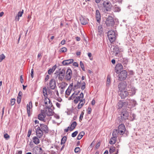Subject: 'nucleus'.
I'll use <instances>...</instances> for the list:
<instances>
[{
  "label": "nucleus",
  "mask_w": 154,
  "mask_h": 154,
  "mask_svg": "<svg viewBox=\"0 0 154 154\" xmlns=\"http://www.w3.org/2000/svg\"><path fill=\"white\" fill-rule=\"evenodd\" d=\"M129 113L127 110L123 109L122 110L119 116L118 117L116 121L119 124L120 123H125L126 120L128 119Z\"/></svg>",
  "instance_id": "nucleus-1"
},
{
  "label": "nucleus",
  "mask_w": 154,
  "mask_h": 154,
  "mask_svg": "<svg viewBox=\"0 0 154 154\" xmlns=\"http://www.w3.org/2000/svg\"><path fill=\"white\" fill-rule=\"evenodd\" d=\"M102 5L103 6L102 8V10L104 12L107 13L108 12L111 11L112 6L110 1L106 2L103 1Z\"/></svg>",
  "instance_id": "nucleus-2"
},
{
  "label": "nucleus",
  "mask_w": 154,
  "mask_h": 154,
  "mask_svg": "<svg viewBox=\"0 0 154 154\" xmlns=\"http://www.w3.org/2000/svg\"><path fill=\"white\" fill-rule=\"evenodd\" d=\"M128 76V72L125 70H123L120 72L118 78L119 80L122 81L125 80Z\"/></svg>",
  "instance_id": "nucleus-3"
},
{
  "label": "nucleus",
  "mask_w": 154,
  "mask_h": 154,
  "mask_svg": "<svg viewBox=\"0 0 154 154\" xmlns=\"http://www.w3.org/2000/svg\"><path fill=\"white\" fill-rule=\"evenodd\" d=\"M107 35L111 43L115 41L116 39V36L115 32L113 31H110L108 32Z\"/></svg>",
  "instance_id": "nucleus-4"
},
{
  "label": "nucleus",
  "mask_w": 154,
  "mask_h": 154,
  "mask_svg": "<svg viewBox=\"0 0 154 154\" xmlns=\"http://www.w3.org/2000/svg\"><path fill=\"white\" fill-rule=\"evenodd\" d=\"M115 23L114 19L111 16H108L106 18L105 23L107 26H113Z\"/></svg>",
  "instance_id": "nucleus-5"
},
{
  "label": "nucleus",
  "mask_w": 154,
  "mask_h": 154,
  "mask_svg": "<svg viewBox=\"0 0 154 154\" xmlns=\"http://www.w3.org/2000/svg\"><path fill=\"white\" fill-rule=\"evenodd\" d=\"M118 126L117 130L120 135H123L126 131V128L124 123H121Z\"/></svg>",
  "instance_id": "nucleus-6"
},
{
  "label": "nucleus",
  "mask_w": 154,
  "mask_h": 154,
  "mask_svg": "<svg viewBox=\"0 0 154 154\" xmlns=\"http://www.w3.org/2000/svg\"><path fill=\"white\" fill-rule=\"evenodd\" d=\"M127 84L125 81H123L119 83L118 85V87L120 91H122L125 89L127 87Z\"/></svg>",
  "instance_id": "nucleus-7"
},
{
  "label": "nucleus",
  "mask_w": 154,
  "mask_h": 154,
  "mask_svg": "<svg viewBox=\"0 0 154 154\" xmlns=\"http://www.w3.org/2000/svg\"><path fill=\"white\" fill-rule=\"evenodd\" d=\"M65 70L63 69L61 71H60L59 73L57 75V76H58V79L59 80L62 81L65 77Z\"/></svg>",
  "instance_id": "nucleus-8"
},
{
  "label": "nucleus",
  "mask_w": 154,
  "mask_h": 154,
  "mask_svg": "<svg viewBox=\"0 0 154 154\" xmlns=\"http://www.w3.org/2000/svg\"><path fill=\"white\" fill-rule=\"evenodd\" d=\"M65 73L66 74L65 79L67 81H70L72 76V70L68 68Z\"/></svg>",
  "instance_id": "nucleus-9"
},
{
  "label": "nucleus",
  "mask_w": 154,
  "mask_h": 154,
  "mask_svg": "<svg viewBox=\"0 0 154 154\" xmlns=\"http://www.w3.org/2000/svg\"><path fill=\"white\" fill-rule=\"evenodd\" d=\"M49 88L52 90L55 89L56 86L55 80L54 79H51L49 83Z\"/></svg>",
  "instance_id": "nucleus-10"
},
{
  "label": "nucleus",
  "mask_w": 154,
  "mask_h": 154,
  "mask_svg": "<svg viewBox=\"0 0 154 154\" xmlns=\"http://www.w3.org/2000/svg\"><path fill=\"white\" fill-rule=\"evenodd\" d=\"M128 104L127 101L123 102L122 101H119L116 107L117 109H120L123 106H126Z\"/></svg>",
  "instance_id": "nucleus-11"
},
{
  "label": "nucleus",
  "mask_w": 154,
  "mask_h": 154,
  "mask_svg": "<svg viewBox=\"0 0 154 154\" xmlns=\"http://www.w3.org/2000/svg\"><path fill=\"white\" fill-rule=\"evenodd\" d=\"M123 69L122 65L120 63L116 64L115 68V72L117 73H119Z\"/></svg>",
  "instance_id": "nucleus-12"
},
{
  "label": "nucleus",
  "mask_w": 154,
  "mask_h": 154,
  "mask_svg": "<svg viewBox=\"0 0 154 154\" xmlns=\"http://www.w3.org/2000/svg\"><path fill=\"white\" fill-rule=\"evenodd\" d=\"M95 18L97 22L100 24L101 20V16L99 11L98 10L96 11Z\"/></svg>",
  "instance_id": "nucleus-13"
},
{
  "label": "nucleus",
  "mask_w": 154,
  "mask_h": 154,
  "mask_svg": "<svg viewBox=\"0 0 154 154\" xmlns=\"http://www.w3.org/2000/svg\"><path fill=\"white\" fill-rule=\"evenodd\" d=\"M120 49L118 45L113 46V50L112 51L114 53H115V55L116 56H119L118 55L120 52Z\"/></svg>",
  "instance_id": "nucleus-14"
},
{
  "label": "nucleus",
  "mask_w": 154,
  "mask_h": 154,
  "mask_svg": "<svg viewBox=\"0 0 154 154\" xmlns=\"http://www.w3.org/2000/svg\"><path fill=\"white\" fill-rule=\"evenodd\" d=\"M40 128L42 130L45 134L49 131V129L47 126L44 124H40Z\"/></svg>",
  "instance_id": "nucleus-15"
},
{
  "label": "nucleus",
  "mask_w": 154,
  "mask_h": 154,
  "mask_svg": "<svg viewBox=\"0 0 154 154\" xmlns=\"http://www.w3.org/2000/svg\"><path fill=\"white\" fill-rule=\"evenodd\" d=\"M36 133L37 136L39 138L42 137L43 134V132L41 129L40 128L38 127L36 130Z\"/></svg>",
  "instance_id": "nucleus-16"
},
{
  "label": "nucleus",
  "mask_w": 154,
  "mask_h": 154,
  "mask_svg": "<svg viewBox=\"0 0 154 154\" xmlns=\"http://www.w3.org/2000/svg\"><path fill=\"white\" fill-rule=\"evenodd\" d=\"M41 111V113L38 114V118L40 120L45 122V119L46 117V115L45 114H44V110H42Z\"/></svg>",
  "instance_id": "nucleus-17"
},
{
  "label": "nucleus",
  "mask_w": 154,
  "mask_h": 154,
  "mask_svg": "<svg viewBox=\"0 0 154 154\" xmlns=\"http://www.w3.org/2000/svg\"><path fill=\"white\" fill-rule=\"evenodd\" d=\"M120 91L119 96H120L122 99H124L126 97L129 96L128 93H129L127 91Z\"/></svg>",
  "instance_id": "nucleus-18"
},
{
  "label": "nucleus",
  "mask_w": 154,
  "mask_h": 154,
  "mask_svg": "<svg viewBox=\"0 0 154 154\" xmlns=\"http://www.w3.org/2000/svg\"><path fill=\"white\" fill-rule=\"evenodd\" d=\"M32 104L31 101H30L29 104L27 105V111L28 117L30 116V110L32 109Z\"/></svg>",
  "instance_id": "nucleus-19"
},
{
  "label": "nucleus",
  "mask_w": 154,
  "mask_h": 154,
  "mask_svg": "<svg viewBox=\"0 0 154 154\" xmlns=\"http://www.w3.org/2000/svg\"><path fill=\"white\" fill-rule=\"evenodd\" d=\"M73 61L74 60L73 59L66 60L63 61L62 63L63 66H66L72 63Z\"/></svg>",
  "instance_id": "nucleus-20"
},
{
  "label": "nucleus",
  "mask_w": 154,
  "mask_h": 154,
  "mask_svg": "<svg viewBox=\"0 0 154 154\" xmlns=\"http://www.w3.org/2000/svg\"><path fill=\"white\" fill-rule=\"evenodd\" d=\"M75 94H73L69 98V100H73L74 99L73 102L75 103H77L79 101L76 96H74Z\"/></svg>",
  "instance_id": "nucleus-21"
},
{
  "label": "nucleus",
  "mask_w": 154,
  "mask_h": 154,
  "mask_svg": "<svg viewBox=\"0 0 154 154\" xmlns=\"http://www.w3.org/2000/svg\"><path fill=\"white\" fill-rule=\"evenodd\" d=\"M46 113L47 116H51L53 115L54 112L51 108H48V110H46Z\"/></svg>",
  "instance_id": "nucleus-22"
},
{
  "label": "nucleus",
  "mask_w": 154,
  "mask_h": 154,
  "mask_svg": "<svg viewBox=\"0 0 154 154\" xmlns=\"http://www.w3.org/2000/svg\"><path fill=\"white\" fill-rule=\"evenodd\" d=\"M80 21L81 24L83 25H85L88 23L87 20L83 17L80 18Z\"/></svg>",
  "instance_id": "nucleus-23"
},
{
  "label": "nucleus",
  "mask_w": 154,
  "mask_h": 154,
  "mask_svg": "<svg viewBox=\"0 0 154 154\" xmlns=\"http://www.w3.org/2000/svg\"><path fill=\"white\" fill-rule=\"evenodd\" d=\"M80 102V103L78 105L77 107L78 109H80L82 107L85 103V100H81Z\"/></svg>",
  "instance_id": "nucleus-24"
},
{
  "label": "nucleus",
  "mask_w": 154,
  "mask_h": 154,
  "mask_svg": "<svg viewBox=\"0 0 154 154\" xmlns=\"http://www.w3.org/2000/svg\"><path fill=\"white\" fill-rule=\"evenodd\" d=\"M77 125V123L76 122H73L71 125V127H70L69 130L70 131H72L76 127Z\"/></svg>",
  "instance_id": "nucleus-25"
},
{
  "label": "nucleus",
  "mask_w": 154,
  "mask_h": 154,
  "mask_svg": "<svg viewBox=\"0 0 154 154\" xmlns=\"http://www.w3.org/2000/svg\"><path fill=\"white\" fill-rule=\"evenodd\" d=\"M33 142L35 144H38L40 143L39 139L36 136L34 137L33 138Z\"/></svg>",
  "instance_id": "nucleus-26"
},
{
  "label": "nucleus",
  "mask_w": 154,
  "mask_h": 154,
  "mask_svg": "<svg viewBox=\"0 0 154 154\" xmlns=\"http://www.w3.org/2000/svg\"><path fill=\"white\" fill-rule=\"evenodd\" d=\"M117 138V137H111L109 142L110 144H114L116 143Z\"/></svg>",
  "instance_id": "nucleus-27"
},
{
  "label": "nucleus",
  "mask_w": 154,
  "mask_h": 154,
  "mask_svg": "<svg viewBox=\"0 0 154 154\" xmlns=\"http://www.w3.org/2000/svg\"><path fill=\"white\" fill-rule=\"evenodd\" d=\"M117 129H114L112 133V137H115L117 138L118 135H119Z\"/></svg>",
  "instance_id": "nucleus-28"
},
{
  "label": "nucleus",
  "mask_w": 154,
  "mask_h": 154,
  "mask_svg": "<svg viewBox=\"0 0 154 154\" xmlns=\"http://www.w3.org/2000/svg\"><path fill=\"white\" fill-rule=\"evenodd\" d=\"M98 34L100 35L103 32V28L102 25H100L98 27Z\"/></svg>",
  "instance_id": "nucleus-29"
},
{
  "label": "nucleus",
  "mask_w": 154,
  "mask_h": 154,
  "mask_svg": "<svg viewBox=\"0 0 154 154\" xmlns=\"http://www.w3.org/2000/svg\"><path fill=\"white\" fill-rule=\"evenodd\" d=\"M129 93H128L129 96H131L134 95L136 93L135 90L132 88L131 90H128L127 91Z\"/></svg>",
  "instance_id": "nucleus-30"
},
{
  "label": "nucleus",
  "mask_w": 154,
  "mask_h": 154,
  "mask_svg": "<svg viewBox=\"0 0 154 154\" xmlns=\"http://www.w3.org/2000/svg\"><path fill=\"white\" fill-rule=\"evenodd\" d=\"M77 97L78 99H79V101H80V100H85L83 99L84 97V94L82 92H81L79 96H76Z\"/></svg>",
  "instance_id": "nucleus-31"
},
{
  "label": "nucleus",
  "mask_w": 154,
  "mask_h": 154,
  "mask_svg": "<svg viewBox=\"0 0 154 154\" xmlns=\"http://www.w3.org/2000/svg\"><path fill=\"white\" fill-rule=\"evenodd\" d=\"M66 84L67 85V84L65 82L63 83L62 84V86H62L61 87L60 89V93L61 94H62L64 92V88H65V86Z\"/></svg>",
  "instance_id": "nucleus-32"
},
{
  "label": "nucleus",
  "mask_w": 154,
  "mask_h": 154,
  "mask_svg": "<svg viewBox=\"0 0 154 154\" xmlns=\"http://www.w3.org/2000/svg\"><path fill=\"white\" fill-rule=\"evenodd\" d=\"M85 133L84 132L82 131H81L80 134H79V135L77 137V140H80L83 137V136L84 135Z\"/></svg>",
  "instance_id": "nucleus-33"
},
{
  "label": "nucleus",
  "mask_w": 154,
  "mask_h": 154,
  "mask_svg": "<svg viewBox=\"0 0 154 154\" xmlns=\"http://www.w3.org/2000/svg\"><path fill=\"white\" fill-rule=\"evenodd\" d=\"M47 100H48V103H49V105L47 106V107L48 108H51L52 106V103L51 102V100H50L49 98H48L47 97L45 98V101Z\"/></svg>",
  "instance_id": "nucleus-34"
},
{
  "label": "nucleus",
  "mask_w": 154,
  "mask_h": 154,
  "mask_svg": "<svg viewBox=\"0 0 154 154\" xmlns=\"http://www.w3.org/2000/svg\"><path fill=\"white\" fill-rule=\"evenodd\" d=\"M43 94L44 96L46 97H47L48 96V94L47 93V89L46 87H45L43 88Z\"/></svg>",
  "instance_id": "nucleus-35"
},
{
  "label": "nucleus",
  "mask_w": 154,
  "mask_h": 154,
  "mask_svg": "<svg viewBox=\"0 0 154 154\" xmlns=\"http://www.w3.org/2000/svg\"><path fill=\"white\" fill-rule=\"evenodd\" d=\"M67 137L66 136H64L62 138L60 143L61 144H64L66 140Z\"/></svg>",
  "instance_id": "nucleus-36"
},
{
  "label": "nucleus",
  "mask_w": 154,
  "mask_h": 154,
  "mask_svg": "<svg viewBox=\"0 0 154 154\" xmlns=\"http://www.w3.org/2000/svg\"><path fill=\"white\" fill-rule=\"evenodd\" d=\"M111 78L110 76L108 75L107 78L106 85L107 86H109L110 84Z\"/></svg>",
  "instance_id": "nucleus-37"
},
{
  "label": "nucleus",
  "mask_w": 154,
  "mask_h": 154,
  "mask_svg": "<svg viewBox=\"0 0 154 154\" xmlns=\"http://www.w3.org/2000/svg\"><path fill=\"white\" fill-rule=\"evenodd\" d=\"M115 150V147L114 146H112L109 149V152L110 153H111L114 152Z\"/></svg>",
  "instance_id": "nucleus-38"
},
{
  "label": "nucleus",
  "mask_w": 154,
  "mask_h": 154,
  "mask_svg": "<svg viewBox=\"0 0 154 154\" xmlns=\"http://www.w3.org/2000/svg\"><path fill=\"white\" fill-rule=\"evenodd\" d=\"M67 51V48L65 47H63L61 48L59 51L60 52H66Z\"/></svg>",
  "instance_id": "nucleus-39"
},
{
  "label": "nucleus",
  "mask_w": 154,
  "mask_h": 154,
  "mask_svg": "<svg viewBox=\"0 0 154 154\" xmlns=\"http://www.w3.org/2000/svg\"><path fill=\"white\" fill-rule=\"evenodd\" d=\"M71 90L72 89H70L68 88L66 91V94L68 96L69 95L71 91Z\"/></svg>",
  "instance_id": "nucleus-40"
},
{
  "label": "nucleus",
  "mask_w": 154,
  "mask_h": 154,
  "mask_svg": "<svg viewBox=\"0 0 154 154\" xmlns=\"http://www.w3.org/2000/svg\"><path fill=\"white\" fill-rule=\"evenodd\" d=\"M81 82H78L76 85L74 86V87L76 88V89L79 88L80 87Z\"/></svg>",
  "instance_id": "nucleus-41"
},
{
  "label": "nucleus",
  "mask_w": 154,
  "mask_h": 154,
  "mask_svg": "<svg viewBox=\"0 0 154 154\" xmlns=\"http://www.w3.org/2000/svg\"><path fill=\"white\" fill-rule=\"evenodd\" d=\"M80 66H81L82 69L83 70L85 71V67H84V64L82 62V61H81L80 62Z\"/></svg>",
  "instance_id": "nucleus-42"
},
{
  "label": "nucleus",
  "mask_w": 154,
  "mask_h": 154,
  "mask_svg": "<svg viewBox=\"0 0 154 154\" xmlns=\"http://www.w3.org/2000/svg\"><path fill=\"white\" fill-rule=\"evenodd\" d=\"M5 57V56L3 54H2L0 55V61L1 62L4 59Z\"/></svg>",
  "instance_id": "nucleus-43"
},
{
  "label": "nucleus",
  "mask_w": 154,
  "mask_h": 154,
  "mask_svg": "<svg viewBox=\"0 0 154 154\" xmlns=\"http://www.w3.org/2000/svg\"><path fill=\"white\" fill-rule=\"evenodd\" d=\"M82 85L81 87V88L82 90H83L85 88V86L86 85L85 83L84 82H83L82 83Z\"/></svg>",
  "instance_id": "nucleus-44"
},
{
  "label": "nucleus",
  "mask_w": 154,
  "mask_h": 154,
  "mask_svg": "<svg viewBox=\"0 0 154 154\" xmlns=\"http://www.w3.org/2000/svg\"><path fill=\"white\" fill-rule=\"evenodd\" d=\"M121 11V8L119 7H116L114 8L115 12H119Z\"/></svg>",
  "instance_id": "nucleus-45"
},
{
  "label": "nucleus",
  "mask_w": 154,
  "mask_h": 154,
  "mask_svg": "<svg viewBox=\"0 0 154 154\" xmlns=\"http://www.w3.org/2000/svg\"><path fill=\"white\" fill-rule=\"evenodd\" d=\"M15 99L14 98H13L11 99V105L13 106V105L15 103Z\"/></svg>",
  "instance_id": "nucleus-46"
},
{
  "label": "nucleus",
  "mask_w": 154,
  "mask_h": 154,
  "mask_svg": "<svg viewBox=\"0 0 154 154\" xmlns=\"http://www.w3.org/2000/svg\"><path fill=\"white\" fill-rule=\"evenodd\" d=\"M78 133V131H76L73 133L72 134V137H75Z\"/></svg>",
  "instance_id": "nucleus-47"
},
{
  "label": "nucleus",
  "mask_w": 154,
  "mask_h": 154,
  "mask_svg": "<svg viewBox=\"0 0 154 154\" xmlns=\"http://www.w3.org/2000/svg\"><path fill=\"white\" fill-rule=\"evenodd\" d=\"M80 149L79 147H76L74 150V152L75 153H77L80 150Z\"/></svg>",
  "instance_id": "nucleus-48"
},
{
  "label": "nucleus",
  "mask_w": 154,
  "mask_h": 154,
  "mask_svg": "<svg viewBox=\"0 0 154 154\" xmlns=\"http://www.w3.org/2000/svg\"><path fill=\"white\" fill-rule=\"evenodd\" d=\"M23 13V10H22L21 11H19L18 13V16L21 17Z\"/></svg>",
  "instance_id": "nucleus-49"
},
{
  "label": "nucleus",
  "mask_w": 154,
  "mask_h": 154,
  "mask_svg": "<svg viewBox=\"0 0 154 154\" xmlns=\"http://www.w3.org/2000/svg\"><path fill=\"white\" fill-rule=\"evenodd\" d=\"M32 132V130L31 129H29L28 131L27 136L29 137L31 135Z\"/></svg>",
  "instance_id": "nucleus-50"
},
{
  "label": "nucleus",
  "mask_w": 154,
  "mask_h": 154,
  "mask_svg": "<svg viewBox=\"0 0 154 154\" xmlns=\"http://www.w3.org/2000/svg\"><path fill=\"white\" fill-rule=\"evenodd\" d=\"M17 103L19 104L20 103L21 101V97H17Z\"/></svg>",
  "instance_id": "nucleus-51"
},
{
  "label": "nucleus",
  "mask_w": 154,
  "mask_h": 154,
  "mask_svg": "<svg viewBox=\"0 0 154 154\" xmlns=\"http://www.w3.org/2000/svg\"><path fill=\"white\" fill-rule=\"evenodd\" d=\"M100 145V143L99 142H98L97 143V144L95 146V148L96 149H97L99 147Z\"/></svg>",
  "instance_id": "nucleus-52"
},
{
  "label": "nucleus",
  "mask_w": 154,
  "mask_h": 154,
  "mask_svg": "<svg viewBox=\"0 0 154 154\" xmlns=\"http://www.w3.org/2000/svg\"><path fill=\"white\" fill-rule=\"evenodd\" d=\"M54 71L51 69H49L48 71V73L49 75H51Z\"/></svg>",
  "instance_id": "nucleus-53"
},
{
  "label": "nucleus",
  "mask_w": 154,
  "mask_h": 154,
  "mask_svg": "<svg viewBox=\"0 0 154 154\" xmlns=\"http://www.w3.org/2000/svg\"><path fill=\"white\" fill-rule=\"evenodd\" d=\"M4 137L6 139H8L10 138L9 136L7 134H5L4 135Z\"/></svg>",
  "instance_id": "nucleus-54"
},
{
  "label": "nucleus",
  "mask_w": 154,
  "mask_h": 154,
  "mask_svg": "<svg viewBox=\"0 0 154 154\" xmlns=\"http://www.w3.org/2000/svg\"><path fill=\"white\" fill-rule=\"evenodd\" d=\"M91 111V108L88 107V113L90 114Z\"/></svg>",
  "instance_id": "nucleus-55"
},
{
  "label": "nucleus",
  "mask_w": 154,
  "mask_h": 154,
  "mask_svg": "<svg viewBox=\"0 0 154 154\" xmlns=\"http://www.w3.org/2000/svg\"><path fill=\"white\" fill-rule=\"evenodd\" d=\"M57 68L56 65H55L53 66L52 68L51 69L54 72V71Z\"/></svg>",
  "instance_id": "nucleus-56"
},
{
  "label": "nucleus",
  "mask_w": 154,
  "mask_h": 154,
  "mask_svg": "<svg viewBox=\"0 0 154 154\" xmlns=\"http://www.w3.org/2000/svg\"><path fill=\"white\" fill-rule=\"evenodd\" d=\"M33 69H32L31 70V77L32 78H33Z\"/></svg>",
  "instance_id": "nucleus-57"
},
{
  "label": "nucleus",
  "mask_w": 154,
  "mask_h": 154,
  "mask_svg": "<svg viewBox=\"0 0 154 154\" xmlns=\"http://www.w3.org/2000/svg\"><path fill=\"white\" fill-rule=\"evenodd\" d=\"M56 106H57V107L58 108H60L61 105L60 103H59L58 102H57L56 103Z\"/></svg>",
  "instance_id": "nucleus-58"
},
{
  "label": "nucleus",
  "mask_w": 154,
  "mask_h": 154,
  "mask_svg": "<svg viewBox=\"0 0 154 154\" xmlns=\"http://www.w3.org/2000/svg\"><path fill=\"white\" fill-rule=\"evenodd\" d=\"M73 65L74 66H75L76 67H78V63L76 62H74V63H73Z\"/></svg>",
  "instance_id": "nucleus-59"
},
{
  "label": "nucleus",
  "mask_w": 154,
  "mask_h": 154,
  "mask_svg": "<svg viewBox=\"0 0 154 154\" xmlns=\"http://www.w3.org/2000/svg\"><path fill=\"white\" fill-rule=\"evenodd\" d=\"M20 81L21 83H23V78L22 75H21L20 76Z\"/></svg>",
  "instance_id": "nucleus-60"
},
{
  "label": "nucleus",
  "mask_w": 154,
  "mask_h": 154,
  "mask_svg": "<svg viewBox=\"0 0 154 154\" xmlns=\"http://www.w3.org/2000/svg\"><path fill=\"white\" fill-rule=\"evenodd\" d=\"M66 41L63 39L61 42V44L62 45H63L65 44Z\"/></svg>",
  "instance_id": "nucleus-61"
},
{
  "label": "nucleus",
  "mask_w": 154,
  "mask_h": 154,
  "mask_svg": "<svg viewBox=\"0 0 154 154\" xmlns=\"http://www.w3.org/2000/svg\"><path fill=\"white\" fill-rule=\"evenodd\" d=\"M22 94V92L20 91L19 93L18 97H21Z\"/></svg>",
  "instance_id": "nucleus-62"
},
{
  "label": "nucleus",
  "mask_w": 154,
  "mask_h": 154,
  "mask_svg": "<svg viewBox=\"0 0 154 154\" xmlns=\"http://www.w3.org/2000/svg\"><path fill=\"white\" fill-rule=\"evenodd\" d=\"M131 116L133 117V118L132 119V120L133 121L134 119L136 117V115L134 114H133L131 115Z\"/></svg>",
  "instance_id": "nucleus-63"
},
{
  "label": "nucleus",
  "mask_w": 154,
  "mask_h": 154,
  "mask_svg": "<svg viewBox=\"0 0 154 154\" xmlns=\"http://www.w3.org/2000/svg\"><path fill=\"white\" fill-rule=\"evenodd\" d=\"M49 76L48 75H47L45 78V81H47L49 78Z\"/></svg>",
  "instance_id": "nucleus-64"
}]
</instances>
